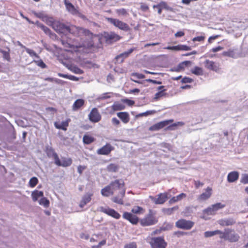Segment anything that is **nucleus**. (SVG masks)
<instances>
[{
	"label": "nucleus",
	"instance_id": "1",
	"mask_svg": "<svg viewBox=\"0 0 248 248\" xmlns=\"http://www.w3.org/2000/svg\"><path fill=\"white\" fill-rule=\"evenodd\" d=\"M121 37L114 32L104 33V34L94 35V42H96V46H94V52L101 51L103 49V44L105 42L111 44L119 41Z\"/></svg>",
	"mask_w": 248,
	"mask_h": 248
},
{
	"label": "nucleus",
	"instance_id": "2",
	"mask_svg": "<svg viewBox=\"0 0 248 248\" xmlns=\"http://www.w3.org/2000/svg\"><path fill=\"white\" fill-rule=\"evenodd\" d=\"M109 186L113 191V193L117 190L119 191V195L118 196L114 197L112 198L113 202L120 204H123V198L124 197L125 193V189L124 188V183L122 180H116L112 182Z\"/></svg>",
	"mask_w": 248,
	"mask_h": 248
},
{
	"label": "nucleus",
	"instance_id": "3",
	"mask_svg": "<svg viewBox=\"0 0 248 248\" xmlns=\"http://www.w3.org/2000/svg\"><path fill=\"white\" fill-rule=\"evenodd\" d=\"M52 28L58 33H70L74 34L73 31L76 29V27H71L66 26L64 24L61 23L59 21H54L51 24Z\"/></svg>",
	"mask_w": 248,
	"mask_h": 248
},
{
	"label": "nucleus",
	"instance_id": "4",
	"mask_svg": "<svg viewBox=\"0 0 248 248\" xmlns=\"http://www.w3.org/2000/svg\"><path fill=\"white\" fill-rule=\"evenodd\" d=\"M219 238L230 242H236L239 240L240 236L234 230L227 228L223 232H221Z\"/></svg>",
	"mask_w": 248,
	"mask_h": 248
},
{
	"label": "nucleus",
	"instance_id": "5",
	"mask_svg": "<svg viewBox=\"0 0 248 248\" xmlns=\"http://www.w3.org/2000/svg\"><path fill=\"white\" fill-rule=\"evenodd\" d=\"M149 243L152 248H166L167 245L164 238L161 237H152Z\"/></svg>",
	"mask_w": 248,
	"mask_h": 248
},
{
	"label": "nucleus",
	"instance_id": "6",
	"mask_svg": "<svg viewBox=\"0 0 248 248\" xmlns=\"http://www.w3.org/2000/svg\"><path fill=\"white\" fill-rule=\"evenodd\" d=\"M107 20L109 23L124 31H127L130 29L128 24L118 19L108 17L107 18Z\"/></svg>",
	"mask_w": 248,
	"mask_h": 248
},
{
	"label": "nucleus",
	"instance_id": "7",
	"mask_svg": "<svg viewBox=\"0 0 248 248\" xmlns=\"http://www.w3.org/2000/svg\"><path fill=\"white\" fill-rule=\"evenodd\" d=\"M157 220L151 211L143 218L140 220V224L143 226L153 225L156 223Z\"/></svg>",
	"mask_w": 248,
	"mask_h": 248
},
{
	"label": "nucleus",
	"instance_id": "8",
	"mask_svg": "<svg viewBox=\"0 0 248 248\" xmlns=\"http://www.w3.org/2000/svg\"><path fill=\"white\" fill-rule=\"evenodd\" d=\"M66 9L67 11L73 15H78V16L84 18L85 17L80 13L78 9L74 5L67 0H63Z\"/></svg>",
	"mask_w": 248,
	"mask_h": 248
},
{
	"label": "nucleus",
	"instance_id": "9",
	"mask_svg": "<svg viewBox=\"0 0 248 248\" xmlns=\"http://www.w3.org/2000/svg\"><path fill=\"white\" fill-rule=\"evenodd\" d=\"M225 205L221 203H217L208 207L203 211V213L207 215H214L218 210L223 208Z\"/></svg>",
	"mask_w": 248,
	"mask_h": 248
},
{
	"label": "nucleus",
	"instance_id": "10",
	"mask_svg": "<svg viewBox=\"0 0 248 248\" xmlns=\"http://www.w3.org/2000/svg\"><path fill=\"white\" fill-rule=\"evenodd\" d=\"M175 225L178 228L188 230L193 226L194 222L190 220L181 219L176 222Z\"/></svg>",
	"mask_w": 248,
	"mask_h": 248
},
{
	"label": "nucleus",
	"instance_id": "11",
	"mask_svg": "<svg viewBox=\"0 0 248 248\" xmlns=\"http://www.w3.org/2000/svg\"><path fill=\"white\" fill-rule=\"evenodd\" d=\"M73 160L70 157H62V161L60 160L59 157L57 160L55 161V164L58 166H62L63 167H67L72 164Z\"/></svg>",
	"mask_w": 248,
	"mask_h": 248
},
{
	"label": "nucleus",
	"instance_id": "12",
	"mask_svg": "<svg viewBox=\"0 0 248 248\" xmlns=\"http://www.w3.org/2000/svg\"><path fill=\"white\" fill-rule=\"evenodd\" d=\"M169 194L168 193H163L158 194L157 198L152 197H150V198L153 200L155 203L163 204L170 198V196H169Z\"/></svg>",
	"mask_w": 248,
	"mask_h": 248
},
{
	"label": "nucleus",
	"instance_id": "13",
	"mask_svg": "<svg viewBox=\"0 0 248 248\" xmlns=\"http://www.w3.org/2000/svg\"><path fill=\"white\" fill-rule=\"evenodd\" d=\"M136 48L135 47L131 48L128 51L117 55L115 57L116 62L119 63H122L124 60L127 58L130 54L134 51V50H136Z\"/></svg>",
	"mask_w": 248,
	"mask_h": 248
},
{
	"label": "nucleus",
	"instance_id": "14",
	"mask_svg": "<svg viewBox=\"0 0 248 248\" xmlns=\"http://www.w3.org/2000/svg\"><path fill=\"white\" fill-rule=\"evenodd\" d=\"M173 122V120H169L163 121L159 123H157L149 128V130L151 131H157L161 128H163L166 125H168L170 123Z\"/></svg>",
	"mask_w": 248,
	"mask_h": 248
},
{
	"label": "nucleus",
	"instance_id": "15",
	"mask_svg": "<svg viewBox=\"0 0 248 248\" xmlns=\"http://www.w3.org/2000/svg\"><path fill=\"white\" fill-rule=\"evenodd\" d=\"M114 150V147L109 143H107L97 151L98 155H108Z\"/></svg>",
	"mask_w": 248,
	"mask_h": 248
},
{
	"label": "nucleus",
	"instance_id": "16",
	"mask_svg": "<svg viewBox=\"0 0 248 248\" xmlns=\"http://www.w3.org/2000/svg\"><path fill=\"white\" fill-rule=\"evenodd\" d=\"M100 210L101 212L116 219H119L121 217L120 215L118 212L109 207H101Z\"/></svg>",
	"mask_w": 248,
	"mask_h": 248
},
{
	"label": "nucleus",
	"instance_id": "17",
	"mask_svg": "<svg viewBox=\"0 0 248 248\" xmlns=\"http://www.w3.org/2000/svg\"><path fill=\"white\" fill-rule=\"evenodd\" d=\"M204 64L205 68L208 69L216 72H217L219 70V65L218 63L210 61L209 60H206L204 62Z\"/></svg>",
	"mask_w": 248,
	"mask_h": 248
},
{
	"label": "nucleus",
	"instance_id": "18",
	"mask_svg": "<svg viewBox=\"0 0 248 248\" xmlns=\"http://www.w3.org/2000/svg\"><path fill=\"white\" fill-rule=\"evenodd\" d=\"M124 218L128 220L133 224H136L139 221L138 217L130 213L124 212L123 215Z\"/></svg>",
	"mask_w": 248,
	"mask_h": 248
},
{
	"label": "nucleus",
	"instance_id": "19",
	"mask_svg": "<svg viewBox=\"0 0 248 248\" xmlns=\"http://www.w3.org/2000/svg\"><path fill=\"white\" fill-rule=\"evenodd\" d=\"M212 189L211 187H208L205 191L201 194L198 198V200L200 202L204 201L208 199L212 195Z\"/></svg>",
	"mask_w": 248,
	"mask_h": 248
},
{
	"label": "nucleus",
	"instance_id": "20",
	"mask_svg": "<svg viewBox=\"0 0 248 248\" xmlns=\"http://www.w3.org/2000/svg\"><path fill=\"white\" fill-rule=\"evenodd\" d=\"M165 49L174 50V51H180V50H185V51H188L191 49L190 46L184 45H179L175 46H167L164 48Z\"/></svg>",
	"mask_w": 248,
	"mask_h": 248
},
{
	"label": "nucleus",
	"instance_id": "21",
	"mask_svg": "<svg viewBox=\"0 0 248 248\" xmlns=\"http://www.w3.org/2000/svg\"><path fill=\"white\" fill-rule=\"evenodd\" d=\"M70 121V119H67L66 121L62 122L61 124H59L58 122H56L54 123L55 127L57 129L66 131Z\"/></svg>",
	"mask_w": 248,
	"mask_h": 248
},
{
	"label": "nucleus",
	"instance_id": "22",
	"mask_svg": "<svg viewBox=\"0 0 248 248\" xmlns=\"http://www.w3.org/2000/svg\"><path fill=\"white\" fill-rule=\"evenodd\" d=\"M46 152L48 157H53L55 161H56V160H57L59 157L58 154L55 152L54 149L52 147L46 148Z\"/></svg>",
	"mask_w": 248,
	"mask_h": 248
},
{
	"label": "nucleus",
	"instance_id": "23",
	"mask_svg": "<svg viewBox=\"0 0 248 248\" xmlns=\"http://www.w3.org/2000/svg\"><path fill=\"white\" fill-rule=\"evenodd\" d=\"M85 101L82 99H78L75 101L72 106V110L77 111L84 104Z\"/></svg>",
	"mask_w": 248,
	"mask_h": 248
},
{
	"label": "nucleus",
	"instance_id": "24",
	"mask_svg": "<svg viewBox=\"0 0 248 248\" xmlns=\"http://www.w3.org/2000/svg\"><path fill=\"white\" fill-rule=\"evenodd\" d=\"M239 177V173L237 171H232L230 172L227 176V180L230 183H232L236 181Z\"/></svg>",
	"mask_w": 248,
	"mask_h": 248
},
{
	"label": "nucleus",
	"instance_id": "25",
	"mask_svg": "<svg viewBox=\"0 0 248 248\" xmlns=\"http://www.w3.org/2000/svg\"><path fill=\"white\" fill-rule=\"evenodd\" d=\"M117 116L125 124L129 121V115L126 112H121L117 113Z\"/></svg>",
	"mask_w": 248,
	"mask_h": 248
},
{
	"label": "nucleus",
	"instance_id": "26",
	"mask_svg": "<svg viewBox=\"0 0 248 248\" xmlns=\"http://www.w3.org/2000/svg\"><path fill=\"white\" fill-rule=\"evenodd\" d=\"M44 196L43 191L35 190L31 193V198L33 202H36L38 198Z\"/></svg>",
	"mask_w": 248,
	"mask_h": 248
},
{
	"label": "nucleus",
	"instance_id": "27",
	"mask_svg": "<svg viewBox=\"0 0 248 248\" xmlns=\"http://www.w3.org/2000/svg\"><path fill=\"white\" fill-rule=\"evenodd\" d=\"M186 195L185 193H181L179 195L172 197L169 201V202L170 204L176 202H177L181 201L183 199L186 198Z\"/></svg>",
	"mask_w": 248,
	"mask_h": 248
},
{
	"label": "nucleus",
	"instance_id": "28",
	"mask_svg": "<svg viewBox=\"0 0 248 248\" xmlns=\"http://www.w3.org/2000/svg\"><path fill=\"white\" fill-rule=\"evenodd\" d=\"M218 223L223 226H230L234 224L235 223V221L231 218L224 219L219 220Z\"/></svg>",
	"mask_w": 248,
	"mask_h": 248
},
{
	"label": "nucleus",
	"instance_id": "29",
	"mask_svg": "<svg viewBox=\"0 0 248 248\" xmlns=\"http://www.w3.org/2000/svg\"><path fill=\"white\" fill-rule=\"evenodd\" d=\"M101 193L103 196L107 197L114 194L109 185L102 189Z\"/></svg>",
	"mask_w": 248,
	"mask_h": 248
},
{
	"label": "nucleus",
	"instance_id": "30",
	"mask_svg": "<svg viewBox=\"0 0 248 248\" xmlns=\"http://www.w3.org/2000/svg\"><path fill=\"white\" fill-rule=\"evenodd\" d=\"M125 108V106L124 104L119 102H115L112 106V108L114 111L123 110Z\"/></svg>",
	"mask_w": 248,
	"mask_h": 248
},
{
	"label": "nucleus",
	"instance_id": "31",
	"mask_svg": "<svg viewBox=\"0 0 248 248\" xmlns=\"http://www.w3.org/2000/svg\"><path fill=\"white\" fill-rule=\"evenodd\" d=\"M91 195H85L83 197L82 200L81 201V202H80L79 206L81 208H83L85 206V205H86L87 203L90 202L91 201Z\"/></svg>",
	"mask_w": 248,
	"mask_h": 248
},
{
	"label": "nucleus",
	"instance_id": "32",
	"mask_svg": "<svg viewBox=\"0 0 248 248\" xmlns=\"http://www.w3.org/2000/svg\"><path fill=\"white\" fill-rule=\"evenodd\" d=\"M119 166L118 165L115 163H111L108 165L107 170L109 172H115L119 170Z\"/></svg>",
	"mask_w": 248,
	"mask_h": 248
},
{
	"label": "nucleus",
	"instance_id": "33",
	"mask_svg": "<svg viewBox=\"0 0 248 248\" xmlns=\"http://www.w3.org/2000/svg\"><path fill=\"white\" fill-rule=\"evenodd\" d=\"M155 7H160L162 9H165L167 10H169V11H172V8H171L168 5L167 3L165 1H161L157 5H154L153 6V8L154 9L155 8Z\"/></svg>",
	"mask_w": 248,
	"mask_h": 248
},
{
	"label": "nucleus",
	"instance_id": "34",
	"mask_svg": "<svg viewBox=\"0 0 248 248\" xmlns=\"http://www.w3.org/2000/svg\"><path fill=\"white\" fill-rule=\"evenodd\" d=\"M221 231L219 230H215L214 231H206L204 233L205 237H210L217 234L221 235Z\"/></svg>",
	"mask_w": 248,
	"mask_h": 248
},
{
	"label": "nucleus",
	"instance_id": "35",
	"mask_svg": "<svg viewBox=\"0 0 248 248\" xmlns=\"http://www.w3.org/2000/svg\"><path fill=\"white\" fill-rule=\"evenodd\" d=\"M131 212L135 214H143L145 212V210L139 206H134L131 210Z\"/></svg>",
	"mask_w": 248,
	"mask_h": 248
},
{
	"label": "nucleus",
	"instance_id": "36",
	"mask_svg": "<svg viewBox=\"0 0 248 248\" xmlns=\"http://www.w3.org/2000/svg\"><path fill=\"white\" fill-rule=\"evenodd\" d=\"M131 76L134 78H131V80L136 83H139L140 82L138 80H136L135 78L136 79H142L145 78V76L142 74L138 73H132Z\"/></svg>",
	"mask_w": 248,
	"mask_h": 248
},
{
	"label": "nucleus",
	"instance_id": "37",
	"mask_svg": "<svg viewBox=\"0 0 248 248\" xmlns=\"http://www.w3.org/2000/svg\"><path fill=\"white\" fill-rule=\"evenodd\" d=\"M191 72L197 76L202 75L203 74L202 69L198 66L194 67L193 69L191 70Z\"/></svg>",
	"mask_w": 248,
	"mask_h": 248
},
{
	"label": "nucleus",
	"instance_id": "38",
	"mask_svg": "<svg viewBox=\"0 0 248 248\" xmlns=\"http://www.w3.org/2000/svg\"><path fill=\"white\" fill-rule=\"evenodd\" d=\"M58 76L60 77L64 78H68L69 79L74 80V81H77L78 79V78L77 77H76L74 76H72V75H68L63 74H62V73H59Z\"/></svg>",
	"mask_w": 248,
	"mask_h": 248
},
{
	"label": "nucleus",
	"instance_id": "39",
	"mask_svg": "<svg viewBox=\"0 0 248 248\" xmlns=\"http://www.w3.org/2000/svg\"><path fill=\"white\" fill-rule=\"evenodd\" d=\"M222 55L225 56H228L232 58L235 57V52L234 49H229L228 51H224Z\"/></svg>",
	"mask_w": 248,
	"mask_h": 248
},
{
	"label": "nucleus",
	"instance_id": "40",
	"mask_svg": "<svg viewBox=\"0 0 248 248\" xmlns=\"http://www.w3.org/2000/svg\"><path fill=\"white\" fill-rule=\"evenodd\" d=\"M191 64V62L190 61H184L178 64V68H179L181 71L183 70L185 67L189 66Z\"/></svg>",
	"mask_w": 248,
	"mask_h": 248
},
{
	"label": "nucleus",
	"instance_id": "41",
	"mask_svg": "<svg viewBox=\"0 0 248 248\" xmlns=\"http://www.w3.org/2000/svg\"><path fill=\"white\" fill-rule=\"evenodd\" d=\"M83 141L85 144H89L93 142V138L87 135H85L83 138Z\"/></svg>",
	"mask_w": 248,
	"mask_h": 248
},
{
	"label": "nucleus",
	"instance_id": "42",
	"mask_svg": "<svg viewBox=\"0 0 248 248\" xmlns=\"http://www.w3.org/2000/svg\"><path fill=\"white\" fill-rule=\"evenodd\" d=\"M40 205H43L45 207H47L49 205V201L46 198L43 197L39 201Z\"/></svg>",
	"mask_w": 248,
	"mask_h": 248
},
{
	"label": "nucleus",
	"instance_id": "43",
	"mask_svg": "<svg viewBox=\"0 0 248 248\" xmlns=\"http://www.w3.org/2000/svg\"><path fill=\"white\" fill-rule=\"evenodd\" d=\"M38 182L37 178L35 177H32L29 181V185L31 187L35 186Z\"/></svg>",
	"mask_w": 248,
	"mask_h": 248
},
{
	"label": "nucleus",
	"instance_id": "44",
	"mask_svg": "<svg viewBox=\"0 0 248 248\" xmlns=\"http://www.w3.org/2000/svg\"><path fill=\"white\" fill-rule=\"evenodd\" d=\"M101 115L96 108H94V123H96L101 120Z\"/></svg>",
	"mask_w": 248,
	"mask_h": 248
},
{
	"label": "nucleus",
	"instance_id": "45",
	"mask_svg": "<svg viewBox=\"0 0 248 248\" xmlns=\"http://www.w3.org/2000/svg\"><path fill=\"white\" fill-rule=\"evenodd\" d=\"M240 182L243 184H248V174H242L240 179Z\"/></svg>",
	"mask_w": 248,
	"mask_h": 248
},
{
	"label": "nucleus",
	"instance_id": "46",
	"mask_svg": "<svg viewBox=\"0 0 248 248\" xmlns=\"http://www.w3.org/2000/svg\"><path fill=\"white\" fill-rule=\"evenodd\" d=\"M156 113V111H155V110H148L145 112H143V113L139 114L138 115V116H140V117L147 116L148 115H153Z\"/></svg>",
	"mask_w": 248,
	"mask_h": 248
},
{
	"label": "nucleus",
	"instance_id": "47",
	"mask_svg": "<svg viewBox=\"0 0 248 248\" xmlns=\"http://www.w3.org/2000/svg\"><path fill=\"white\" fill-rule=\"evenodd\" d=\"M25 51L28 53L31 57H35L36 58H39V56L37 54V53L32 49H30L29 48H25Z\"/></svg>",
	"mask_w": 248,
	"mask_h": 248
},
{
	"label": "nucleus",
	"instance_id": "48",
	"mask_svg": "<svg viewBox=\"0 0 248 248\" xmlns=\"http://www.w3.org/2000/svg\"><path fill=\"white\" fill-rule=\"evenodd\" d=\"M0 52L3 54V57L4 59L9 62L11 60V57L10 55V53L9 52H7L4 50H1Z\"/></svg>",
	"mask_w": 248,
	"mask_h": 248
},
{
	"label": "nucleus",
	"instance_id": "49",
	"mask_svg": "<svg viewBox=\"0 0 248 248\" xmlns=\"http://www.w3.org/2000/svg\"><path fill=\"white\" fill-rule=\"evenodd\" d=\"M116 13L119 16H126L128 14L126 10L124 8H121L116 10Z\"/></svg>",
	"mask_w": 248,
	"mask_h": 248
},
{
	"label": "nucleus",
	"instance_id": "50",
	"mask_svg": "<svg viewBox=\"0 0 248 248\" xmlns=\"http://www.w3.org/2000/svg\"><path fill=\"white\" fill-rule=\"evenodd\" d=\"M34 62L38 66L42 68H46V64L42 60H40L39 61H34Z\"/></svg>",
	"mask_w": 248,
	"mask_h": 248
},
{
	"label": "nucleus",
	"instance_id": "51",
	"mask_svg": "<svg viewBox=\"0 0 248 248\" xmlns=\"http://www.w3.org/2000/svg\"><path fill=\"white\" fill-rule=\"evenodd\" d=\"M124 248H137V245L135 242H131L124 245Z\"/></svg>",
	"mask_w": 248,
	"mask_h": 248
},
{
	"label": "nucleus",
	"instance_id": "52",
	"mask_svg": "<svg viewBox=\"0 0 248 248\" xmlns=\"http://www.w3.org/2000/svg\"><path fill=\"white\" fill-rule=\"evenodd\" d=\"M40 27L41 28V29L46 33V34H50V32H51V31L50 30L47 28L46 26L43 25V24H41L40 25Z\"/></svg>",
	"mask_w": 248,
	"mask_h": 248
},
{
	"label": "nucleus",
	"instance_id": "53",
	"mask_svg": "<svg viewBox=\"0 0 248 248\" xmlns=\"http://www.w3.org/2000/svg\"><path fill=\"white\" fill-rule=\"evenodd\" d=\"M72 71L74 73H75L76 74H81L83 73V71L81 69H80L76 66L73 67V68L72 69Z\"/></svg>",
	"mask_w": 248,
	"mask_h": 248
},
{
	"label": "nucleus",
	"instance_id": "54",
	"mask_svg": "<svg viewBox=\"0 0 248 248\" xmlns=\"http://www.w3.org/2000/svg\"><path fill=\"white\" fill-rule=\"evenodd\" d=\"M184 124V123L183 122H179L176 123H174V124H172L171 125L169 126L168 127V129L172 130V129H173V128H172L173 127L177 126H183Z\"/></svg>",
	"mask_w": 248,
	"mask_h": 248
},
{
	"label": "nucleus",
	"instance_id": "55",
	"mask_svg": "<svg viewBox=\"0 0 248 248\" xmlns=\"http://www.w3.org/2000/svg\"><path fill=\"white\" fill-rule=\"evenodd\" d=\"M205 39V36H197L192 39V41L193 42L198 41V42H202Z\"/></svg>",
	"mask_w": 248,
	"mask_h": 248
},
{
	"label": "nucleus",
	"instance_id": "56",
	"mask_svg": "<svg viewBox=\"0 0 248 248\" xmlns=\"http://www.w3.org/2000/svg\"><path fill=\"white\" fill-rule=\"evenodd\" d=\"M178 209L177 206L173 207L171 208H168L166 210V213L168 215H170L172 213L173 211L176 210Z\"/></svg>",
	"mask_w": 248,
	"mask_h": 248
},
{
	"label": "nucleus",
	"instance_id": "57",
	"mask_svg": "<svg viewBox=\"0 0 248 248\" xmlns=\"http://www.w3.org/2000/svg\"><path fill=\"white\" fill-rule=\"evenodd\" d=\"M165 94L163 91H160V92L157 93L155 94V98L156 99H159L160 97L163 96Z\"/></svg>",
	"mask_w": 248,
	"mask_h": 248
},
{
	"label": "nucleus",
	"instance_id": "58",
	"mask_svg": "<svg viewBox=\"0 0 248 248\" xmlns=\"http://www.w3.org/2000/svg\"><path fill=\"white\" fill-rule=\"evenodd\" d=\"M219 36H220V35H214V36H210V37L209 38L208 41V42H209V43H212V42H213L214 40H215V39H217V38H218Z\"/></svg>",
	"mask_w": 248,
	"mask_h": 248
},
{
	"label": "nucleus",
	"instance_id": "59",
	"mask_svg": "<svg viewBox=\"0 0 248 248\" xmlns=\"http://www.w3.org/2000/svg\"><path fill=\"white\" fill-rule=\"evenodd\" d=\"M192 79L189 78L185 77L182 80V82L184 83H191Z\"/></svg>",
	"mask_w": 248,
	"mask_h": 248
},
{
	"label": "nucleus",
	"instance_id": "60",
	"mask_svg": "<svg viewBox=\"0 0 248 248\" xmlns=\"http://www.w3.org/2000/svg\"><path fill=\"white\" fill-rule=\"evenodd\" d=\"M223 48L222 47L220 46H218L217 47L213 48L211 50V51H212L213 52H217V51H220V50H222Z\"/></svg>",
	"mask_w": 248,
	"mask_h": 248
},
{
	"label": "nucleus",
	"instance_id": "61",
	"mask_svg": "<svg viewBox=\"0 0 248 248\" xmlns=\"http://www.w3.org/2000/svg\"><path fill=\"white\" fill-rule=\"evenodd\" d=\"M86 168V167L85 166H79L78 167V172L81 174L82 173V171H83V170H84Z\"/></svg>",
	"mask_w": 248,
	"mask_h": 248
},
{
	"label": "nucleus",
	"instance_id": "62",
	"mask_svg": "<svg viewBox=\"0 0 248 248\" xmlns=\"http://www.w3.org/2000/svg\"><path fill=\"white\" fill-rule=\"evenodd\" d=\"M184 35H185V32L184 31H180L177 32L175 34V36L176 37H180L183 36Z\"/></svg>",
	"mask_w": 248,
	"mask_h": 248
},
{
	"label": "nucleus",
	"instance_id": "63",
	"mask_svg": "<svg viewBox=\"0 0 248 248\" xmlns=\"http://www.w3.org/2000/svg\"><path fill=\"white\" fill-rule=\"evenodd\" d=\"M124 102L126 103L129 106H132L134 104L135 102L133 100L126 99L124 100Z\"/></svg>",
	"mask_w": 248,
	"mask_h": 248
},
{
	"label": "nucleus",
	"instance_id": "64",
	"mask_svg": "<svg viewBox=\"0 0 248 248\" xmlns=\"http://www.w3.org/2000/svg\"><path fill=\"white\" fill-rule=\"evenodd\" d=\"M140 8L144 11H147L149 9V7L146 4H142Z\"/></svg>",
	"mask_w": 248,
	"mask_h": 248
}]
</instances>
